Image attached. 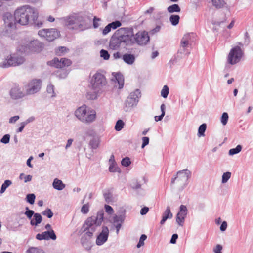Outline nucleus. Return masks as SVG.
<instances>
[{
  "mask_svg": "<svg viewBox=\"0 0 253 253\" xmlns=\"http://www.w3.org/2000/svg\"><path fill=\"white\" fill-rule=\"evenodd\" d=\"M38 16L37 10L28 5L23 6L14 12L15 22L21 25H26L29 24L30 20L34 21Z\"/></svg>",
  "mask_w": 253,
  "mask_h": 253,
  "instance_id": "1",
  "label": "nucleus"
},
{
  "mask_svg": "<svg viewBox=\"0 0 253 253\" xmlns=\"http://www.w3.org/2000/svg\"><path fill=\"white\" fill-rule=\"evenodd\" d=\"M74 115L81 122L90 124L96 119V111L85 104L78 107L74 112Z\"/></svg>",
  "mask_w": 253,
  "mask_h": 253,
  "instance_id": "2",
  "label": "nucleus"
},
{
  "mask_svg": "<svg viewBox=\"0 0 253 253\" xmlns=\"http://www.w3.org/2000/svg\"><path fill=\"white\" fill-rule=\"evenodd\" d=\"M104 218L103 211H99L96 215L88 217L84 221L82 227L83 232H89L92 235L101 226Z\"/></svg>",
  "mask_w": 253,
  "mask_h": 253,
  "instance_id": "3",
  "label": "nucleus"
},
{
  "mask_svg": "<svg viewBox=\"0 0 253 253\" xmlns=\"http://www.w3.org/2000/svg\"><path fill=\"white\" fill-rule=\"evenodd\" d=\"M87 19L86 16L82 15L69 17L65 21V25L70 29L83 31L88 28Z\"/></svg>",
  "mask_w": 253,
  "mask_h": 253,
  "instance_id": "4",
  "label": "nucleus"
},
{
  "mask_svg": "<svg viewBox=\"0 0 253 253\" xmlns=\"http://www.w3.org/2000/svg\"><path fill=\"white\" fill-rule=\"evenodd\" d=\"M106 83V78L102 74L97 72L93 75L90 82L91 87L94 92V94L90 97L91 99L97 98L98 94L101 92Z\"/></svg>",
  "mask_w": 253,
  "mask_h": 253,
  "instance_id": "5",
  "label": "nucleus"
},
{
  "mask_svg": "<svg viewBox=\"0 0 253 253\" xmlns=\"http://www.w3.org/2000/svg\"><path fill=\"white\" fill-rule=\"evenodd\" d=\"M140 97L141 93L138 89L131 92L124 103L123 110L126 112L132 111L137 105Z\"/></svg>",
  "mask_w": 253,
  "mask_h": 253,
  "instance_id": "6",
  "label": "nucleus"
},
{
  "mask_svg": "<svg viewBox=\"0 0 253 253\" xmlns=\"http://www.w3.org/2000/svg\"><path fill=\"white\" fill-rule=\"evenodd\" d=\"M130 40L129 35L113 36L110 41L109 47L113 50L118 49L121 46H129Z\"/></svg>",
  "mask_w": 253,
  "mask_h": 253,
  "instance_id": "7",
  "label": "nucleus"
},
{
  "mask_svg": "<svg viewBox=\"0 0 253 253\" xmlns=\"http://www.w3.org/2000/svg\"><path fill=\"white\" fill-rule=\"evenodd\" d=\"M129 39L130 40L129 46H132L135 43L140 46H144L149 42L150 37L146 31H140L135 34L129 35Z\"/></svg>",
  "mask_w": 253,
  "mask_h": 253,
  "instance_id": "8",
  "label": "nucleus"
},
{
  "mask_svg": "<svg viewBox=\"0 0 253 253\" xmlns=\"http://www.w3.org/2000/svg\"><path fill=\"white\" fill-rule=\"evenodd\" d=\"M195 39V34L189 33L185 34L181 40L180 47L178 52L181 54H188L190 52L188 48L190 47Z\"/></svg>",
  "mask_w": 253,
  "mask_h": 253,
  "instance_id": "9",
  "label": "nucleus"
},
{
  "mask_svg": "<svg viewBox=\"0 0 253 253\" xmlns=\"http://www.w3.org/2000/svg\"><path fill=\"white\" fill-rule=\"evenodd\" d=\"M191 176V172L187 169L178 171L175 177L171 179V183L175 182L178 184L179 188L182 190L187 184L188 179Z\"/></svg>",
  "mask_w": 253,
  "mask_h": 253,
  "instance_id": "10",
  "label": "nucleus"
},
{
  "mask_svg": "<svg viewBox=\"0 0 253 253\" xmlns=\"http://www.w3.org/2000/svg\"><path fill=\"white\" fill-rule=\"evenodd\" d=\"M24 61L23 57L14 54L6 56L2 61L0 62V67L6 68L11 66H16L22 64Z\"/></svg>",
  "mask_w": 253,
  "mask_h": 253,
  "instance_id": "11",
  "label": "nucleus"
},
{
  "mask_svg": "<svg viewBox=\"0 0 253 253\" xmlns=\"http://www.w3.org/2000/svg\"><path fill=\"white\" fill-rule=\"evenodd\" d=\"M244 55L243 50L240 46H236L230 50L227 57V62L231 65L236 64L241 60Z\"/></svg>",
  "mask_w": 253,
  "mask_h": 253,
  "instance_id": "12",
  "label": "nucleus"
},
{
  "mask_svg": "<svg viewBox=\"0 0 253 253\" xmlns=\"http://www.w3.org/2000/svg\"><path fill=\"white\" fill-rule=\"evenodd\" d=\"M42 86V81L40 79H34L24 86L27 95H32L39 92Z\"/></svg>",
  "mask_w": 253,
  "mask_h": 253,
  "instance_id": "13",
  "label": "nucleus"
},
{
  "mask_svg": "<svg viewBox=\"0 0 253 253\" xmlns=\"http://www.w3.org/2000/svg\"><path fill=\"white\" fill-rule=\"evenodd\" d=\"M38 35L46 40L51 42L59 36V32L55 29H43L39 30Z\"/></svg>",
  "mask_w": 253,
  "mask_h": 253,
  "instance_id": "14",
  "label": "nucleus"
},
{
  "mask_svg": "<svg viewBox=\"0 0 253 253\" xmlns=\"http://www.w3.org/2000/svg\"><path fill=\"white\" fill-rule=\"evenodd\" d=\"M9 95L13 100H18L26 96V93L24 89L18 85H15L11 87L9 91Z\"/></svg>",
  "mask_w": 253,
  "mask_h": 253,
  "instance_id": "15",
  "label": "nucleus"
},
{
  "mask_svg": "<svg viewBox=\"0 0 253 253\" xmlns=\"http://www.w3.org/2000/svg\"><path fill=\"white\" fill-rule=\"evenodd\" d=\"M47 63L51 66L57 68H62L66 66L68 67L70 66L72 64V62L70 59L65 58H61L60 59L55 58L52 60L48 62Z\"/></svg>",
  "mask_w": 253,
  "mask_h": 253,
  "instance_id": "16",
  "label": "nucleus"
},
{
  "mask_svg": "<svg viewBox=\"0 0 253 253\" xmlns=\"http://www.w3.org/2000/svg\"><path fill=\"white\" fill-rule=\"evenodd\" d=\"M109 229L106 226H103L101 233L97 236L96 240V244L100 246L106 242L109 236Z\"/></svg>",
  "mask_w": 253,
  "mask_h": 253,
  "instance_id": "17",
  "label": "nucleus"
},
{
  "mask_svg": "<svg viewBox=\"0 0 253 253\" xmlns=\"http://www.w3.org/2000/svg\"><path fill=\"white\" fill-rule=\"evenodd\" d=\"M187 214V209L186 207L181 205L180 206V210L177 213L176 217V221L179 226H183Z\"/></svg>",
  "mask_w": 253,
  "mask_h": 253,
  "instance_id": "18",
  "label": "nucleus"
},
{
  "mask_svg": "<svg viewBox=\"0 0 253 253\" xmlns=\"http://www.w3.org/2000/svg\"><path fill=\"white\" fill-rule=\"evenodd\" d=\"M56 235L53 230L44 231L42 233L37 234L36 238L39 240L52 239L55 240L56 239Z\"/></svg>",
  "mask_w": 253,
  "mask_h": 253,
  "instance_id": "19",
  "label": "nucleus"
},
{
  "mask_svg": "<svg viewBox=\"0 0 253 253\" xmlns=\"http://www.w3.org/2000/svg\"><path fill=\"white\" fill-rule=\"evenodd\" d=\"M84 233L82 236L81 242L84 247L86 250H90L91 248V239L93 235L89 232H84Z\"/></svg>",
  "mask_w": 253,
  "mask_h": 253,
  "instance_id": "20",
  "label": "nucleus"
},
{
  "mask_svg": "<svg viewBox=\"0 0 253 253\" xmlns=\"http://www.w3.org/2000/svg\"><path fill=\"white\" fill-rule=\"evenodd\" d=\"M122 59L125 63L131 65L135 62L136 57L133 54L126 53L122 56Z\"/></svg>",
  "mask_w": 253,
  "mask_h": 253,
  "instance_id": "21",
  "label": "nucleus"
},
{
  "mask_svg": "<svg viewBox=\"0 0 253 253\" xmlns=\"http://www.w3.org/2000/svg\"><path fill=\"white\" fill-rule=\"evenodd\" d=\"M28 48L31 51H37L42 47V44L38 40L31 41L27 45Z\"/></svg>",
  "mask_w": 253,
  "mask_h": 253,
  "instance_id": "22",
  "label": "nucleus"
},
{
  "mask_svg": "<svg viewBox=\"0 0 253 253\" xmlns=\"http://www.w3.org/2000/svg\"><path fill=\"white\" fill-rule=\"evenodd\" d=\"M172 216H173V215H172V213L170 211V209L169 206H167L166 210L164 212V213L163 214V217H162V220L160 221V224L161 225L164 224L165 223V222H166V221L168 218L170 219L172 217Z\"/></svg>",
  "mask_w": 253,
  "mask_h": 253,
  "instance_id": "23",
  "label": "nucleus"
},
{
  "mask_svg": "<svg viewBox=\"0 0 253 253\" xmlns=\"http://www.w3.org/2000/svg\"><path fill=\"white\" fill-rule=\"evenodd\" d=\"M14 19V17H13V15L9 13H6L3 16L4 23L8 27H12L13 26Z\"/></svg>",
  "mask_w": 253,
  "mask_h": 253,
  "instance_id": "24",
  "label": "nucleus"
},
{
  "mask_svg": "<svg viewBox=\"0 0 253 253\" xmlns=\"http://www.w3.org/2000/svg\"><path fill=\"white\" fill-rule=\"evenodd\" d=\"M52 186L54 189L59 191L62 190L65 187V185L61 180L58 178L54 179L52 183Z\"/></svg>",
  "mask_w": 253,
  "mask_h": 253,
  "instance_id": "25",
  "label": "nucleus"
},
{
  "mask_svg": "<svg viewBox=\"0 0 253 253\" xmlns=\"http://www.w3.org/2000/svg\"><path fill=\"white\" fill-rule=\"evenodd\" d=\"M33 216L34 219H31L30 221V224L32 226H37L38 225V224L42 222V217L41 215L38 213H35Z\"/></svg>",
  "mask_w": 253,
  "mask_h": 253,
  "instance_id": "26",
  "label": "nucleus"
},
{
  "mask_svg": "<svg viewBox=\"0 0 253 253\" xmlns=\"http://www.w3.org/2000/svg\"><path fill=\"white\" fill-rule=\"evenodd\" d=\"M116 81L119 84V88L121 89L124 86V79L123 76L119 73H116L114 75Z\"/></svg>",
  "mask_w": 253,
  "mask_h": 253,
  "instance_id": "27",
  "label": "nucleus"
},
{
  "mask_svg": "<svg viewBox=\"0 0 253 253\" xmlns=\"http://www.w3.org/2000/svg\"><path fill=\"white\" fill-rule=\"evenodd\" d=\"M125 216L123 214L115 215L113 218V223L114 224L117 223L122 224L125 220Z\"/></svg>",
  "mask_w": 253,
  "mask_h": 253,
  "instance_id": "28",
  "label": "nucleus"
},
{
  "mask_svg": "<svg viewBox=\"0 0 253 253\" xmlns=\"http://www.w3.org/2000/svg\"><path fill=\"white\" fill-rule=\"evenodd\" d=\"M100 140L98 138H93L89 141V146L93 149H97L99 145Z\"/></svg>",
  "mask_w": 253,
  "mask_h": 253,
  "instance_id": "29",
  "label": "nucleus"
},
{
  "mask_svg": "<svg viewBox=\"0 0 253 253\" xmlns=\"http://www.w3.org/2000/svg\"><path fill=\"white\" fill-rule=\"evenodd\" d=\"M167 10L169 13H172L173 12H179L181 9L178 4H174L169 6L167 8Z\"/></svg>",
  "mask_w": 253,
  "mask_h": 253,
  "instance_id": "30",
  "label": "nucleus"
},
{
  "mask_svg": "<svg viewBox=\"0 0 253 253\" xmlns=\"http://www.w3.org/2000/svg\"><path fill=\"white\" fill-rule=\"evenodd\" d=\"M212 5L216 8H221L225 4L224 0H211Z\"/></svg>",
  "mask_w": 253,
  "mask_h": 253,
  "instance_id": "31",
  "label": "nucleus"
},
{
  "mask_svg": "<svg viewBox=\"0 0 253 253\" xmlns=\"http://www.w3.org/2000/svg\"><path fill=\"white\" fill-rule=\"evenodd\" d=\"M207 128V125L205 123L201 125L198 128V137H203L205 136V132Z\"/></svg>",
  "mask_w": 253,
  "mask_h": 253,
  "instance_id": "32",
  "label": "nucleus"
},
{
  "mask_svg": "<svg viewBox=\"0 0 253 253\" xmlns=\"http://www.w3.org/2000/svg\"><path fill=\"white\" fill-rule=\"evenodd\" d=\"M180 17L178 15H171L169 17V21L173 26L177 25L179 22Z\"/></svg>",
  "mask_w": 253,
  "mask_h": 253,
  "instance_id": "33",
  "label": "nucleus"
},
{
  "mask_svg": "<svg viewBox=\"0 0 253 253\" xmlns=\"http://www.w3.org/2000/svg\"><path fill=\"white\" fill-rule=\"evenodd\" d=\"M12 181L10 180H5L1 185L0 193L1 194L3 193L5 191L6 188L9 186H10L12 184Z\"/></svg>",
  "mask_w": 253,
  "mask_h": 253,
  "instance_id": "34",
  "label": "nucleus"
},
{
  "mask_svg": "<svg viewBox=\"0 0 253 253\" xmlns=\"http://www.w3.org/2000/svg\"><path fill=\"white\" fill-rule=\"evenodd\" d=\"M165 109H166L165 105L164 104H162L161 105V110L162 112V114L160 116H156L155 117V121L158 122V121H161L162 120L163 117L165 115Z\"/></svg>",
  "mask_w": 253,
  "mask_h": 253,
  "instance_id": "35",
  "label": "nucleus"
},
{
  "mask_svg": "<svg viewBox=\"0 0 253 253\" xmlns=\"http://www.w3.org/2000/svg\"><path fill=\"white\" fill-rule=\"evenodd\" d=\"M242 146L240 145H238L235 148H232L230 149L229 151V155H233L239 153L242 150Z\"/></svg>",
  "mask_w": 253,
  "mask_h": 253,
  "instance_id": "36",
  "label": "nucleus"
},
{
  "mask_svg": "<svg viewBox=\"0 0 253 253\" xmlns=\"http://www.w3.org/2000/svg\"><path fill=\"white\" fill-rule=\"evenodd\" d=\"M26 253H44V252L40 249L36 247H30L26 251Z\"/></svg>",
  "mask_w": 253,
  "mask_h": 253,
  "instance_id": "37",
  "label": "nucleus"
},
{
  "mask_svg": "<svg viewBox=\"0 0 253 253\" xmlns=\"http://www.w3.org/2000/svg\"><path fill=\"white\" fill-rule=\"evenodd\" d=\"M109 170L111 172H121V170L120 168L117 166L116 163L110 164Z\"/></svg>",
  "mask_w": 253,
  "mask_h": 253,
  "instance_id": "38",
  "label": "nucleus"
},
{
  "mask_svg": "<svg viewBox=\"0 0 253 253\" xmlns=\"http://www.w3.org/2000/svg\"><path fill=\"white\" fill-rule=\"evenodd\" d=\"M124 123L122 120H119L117 121L115 129L116 131H120L124 127Z\"/></svg>",
  "mask_w": 253,
  "mask_h": 253,
  "instance_id": "39",
  "label": "nucleus"
},
{
  "mask_svg": "<svg viewBox=\"0 0 253 253\" xmlns=\"http://www.w3.org/2000/svg\"><path fill=\"white\" fill-rule=\"evenodd\" d=\"M169 93V88L168 86L166 85H164L161 91V96L166 98L168 97V95Z\"/></svg>",
  "mask_w": 253,
  "mask_h": 253,
  "instance_id": "40",
  "label": "nucleus"
},
{
  "mask_svg": "<svg viewBox=\"0 0 253 253\" xmlns=\"http://www.w3.org/2000/svg\"><path fill=\"white\" fill-rule=\"evenodd\" d=\"M36 196L34 194H28L26 196V201L30 204H33L35 202Z\"/></svg>",
  "mask_w": 253,
  "mask_h": 253,
  "instance_id": "41",
  "label": "nucleus"
},
{
  "mask_svg": "<svg viewBox=\"0 0 253 253\" xmlns=\"http://www.w3.org/2000/svg\"><path fill=\"white\" fill-rule=\"evenodd\" d=\"M231 173L230 172H226L224 173L222 176V183H225L230 178Z\"/></svg>",
  "mask_w": 253,
  "mask_h": 253,
  "instance_id": "42",
  "label": "nucleus"
},
{
  "mask_svg": "<svg viewBox=\"0 0 253 253\" xmlns=\"http://www.w3.org/2000/svg\"><path fill=\"white\" fill-rule=\"evenodd\" d=\"M32 178V176L31 175H25L24 173H21L19 175V179L20 180L24 179L25 183L31 181Z\"/></svg>",
  "mask_w": 253,
  "mask_h": 253,
  "instance_id": "43",
  "label": "nucleus"
},
{
  "mask_svg": "<svg viewBox=\"0 0 253 253\" xmlns=\"http://www.w3.org/2000/svg\"><path fill=\"white\" fill-rule=\"evenodd\" d=\"M26 211L25 212V215L28 218L31 219L32 217L34 215L35 213L33 210H30L28 207H26Z\"/></svg>",
  "mask_w": 253,
  "mask_h": 253,
  "instance_id": "44",
  "label": "nucleus"
},
{
  "mask_svg": "<svg viewBox=\"0 0 253 253\" xmlns=\"http://www.w3.org/2000/svg\"><path fill=\"white\" fill-rule=\"evenodd\" d=\"M42 214L43 215L47 216L48 218H51L53 215L51 210L48 208L43 211Z\"/></svg>",
  "mask_w": 253,
  "mask_h": 253,
  "instance_id": "45",
  "label": "nucleus"
},
{
  "mask_svg": "<svg viewBox=\"0 0 253 253\" xmlns=\"http://www.w3.org/2000/svg\"><path fill=\"white\" fill-rule=\"evenodd\" d=\"M228 120V115L227 113L224 112L221 118V122L223 125H225L227 124Z\"/></svg>",
  "mask_w": 253,
  "mask_h": 253,
  "instance_id": "46",
  "label": "nucleus"
},
{
  "mask_svg": "<svg viewBox=\"0 0 253 253\" xmlns=\"http://www.w3.org/2000/svg\"><path fill=\"white\" fill-rule=\"evenodd\" d=\"M147 239V236L145 234H142L140 239L137 245L138 248L141 247L142 246L144 245V241Z\"/></svg>",
  "mask_w": 253,
  "mask_h": 253,
  "instance_id": "47",
  "label": "nucleus"
},
{
  "mask_svg": "<svg viewBox=\"0 0 253 253\" xmlns=\"http://www.w3.org/2000/svg\"><path fill=\"white\" fill-rule=\"evenodd\" d=\"M100 56L104 60H108L109 59L110 55L107 50L102 49L100 52Z\"/></svg>",
  "mask_w": 253,
  "mask_h": 253,
  "instance_id": "48",
  "label": "nucleus"
},
{
  "mask_svg": "<svg viewBox=\"0 0 253 253\" xmlns=\"http://www.w3.org/2000/svg\"><path fill=\"white\" fill-rule=\"evenodd\" d=\"M121 164L122 166L124 167H128L131 164V161L130 160L129 158L126 157L123 158L121 161Z\"/></svg>",
  "mask_w": 253,
  "mask_h": 253,
  "instance_id": "49",
  "label": "nucleus"
},
{
  "mask_svg": "<svg viewBox=\"0 0 253 253\" xmlns=\"http://www.w3.org/2000/svg\"><path fill=\"white\" fill-rule=\"evenodd\" d=\"M109 25H110L112 29H116L117 28L120 27L122 24L120 21L116 20L114 22H112V23H109Z\"/></svg>",
  "mask_w": 253,
  "mask_h": 253,
  "instance_id": "50",
  "label": "nucleus"
},
{
  "mask_svg": "<svg viewBox=\"0 0 253 253\" xmlns=\"http://www.w3.org/2000/svg\"><path fill=\"white\" fill-rule=\"evenodd\" d=\"M47 92L49 93V94H51V97H55V94L54 93V86L51 85V84H50V85H48L47 87Z\"/></svg>",
  "mask_w": 253,
  "mask_h": 253,
  "instance_id": "51",
  "label": "nucleus"
},
{
  "mask_svg": "<svg viewBox=\"0 0 253 253\" xmlns=\"http://www.w3.org/2000/svg\"><path fill=\"white\" fill-rule=\"evenodd\" d=\"M10 136L9 134L4 135L0 140V142L4 144H7L9 142Z\"/></svg>",
  "mask_w": 253,
  "mask_h": 253,
  "instance_id": "52",
  "label": "nucleus"
},
{
  "mask_svg": "<svg viewBox=\"0 0 253 253\" xmlns=\"http://www.w3.org/2000/svg\"><path fill=\"white\" fill-rule=\"evenodd\" d=\"M81 211L83 214H87L89 211V205L88 204H84L82 206Z\"/></svg>",
  "mask_w": 253,
  "mask_h": 253,
  "instance_id": "53",
  "label": "nucleus"
},
{
  "mask_svg": "<svg viewBox=\"0 0 253 253\" xmlns=\"http://www.w3.org/2000/svg\"><path fill=\"white\" fill-rule=\"evenodd\" d=\"M101 21V19L97 18L96 16L94 17L93 21V25L94 28H97L99 26V22Z\"/></svg>",
  "mask_w": 253,
  "mask_h": 253,
  "instance_id": "54",
  "label": "nucleus"
},
{
  "mask_svg": "<svg viewBox=\"0 0 253 253\" xmlns=\"http://www.w3.org/2000/svg\"><path fill=\"white\" fill-rule=\"evenodd\" d=\"M105 210L106 212L109 214H112L114 212L113 209L109 205H105Z\"/></svg>",
  "mask_w": 253,
  "mask_h": 253,
  "instance_id": "55",
  "label": "nucleus"
},
{
  "mask_svg": "<svg viewBox=\"0 0 253 253\" xmlns=\"http://www.w3.org/2000/svg\"><path fill=\"white\" fill-rule=\"evenodd\" d=\"M111 29L112 28L110 25H109V24H108L102 30V34L103 35H107L111 31Z\"/></svg>",
  "mask_w": 253,
  "mask_h": 253,
  "instance_id": "56",
  "label": "nucleus"
},
{
  "mask_svg": "<svg viewBox=\"0 0 253 253\" xmlns=\"http://www.w3.org/2000/svg\"><path fill=\"white\" fill-rule=\"evenodd\" d=\"M142 144L141 147L142 148H144L147 145L149 144V138L148 137H143L142 138Z\"/></svg>",
  "mask_w": 253,
  "mask_h": 253,
  "instance_id": "57",
  "label": "nucleus"
},
{
  "mask_svg": "<svg viewBox=\"0 0 253 253\" xmlns=\"http://www.w3.org/2000/svg\"><path fill=\"white\" fill-rule=\"evenodd\" d=\"M104 197L106 202L109 203L112 201V195L109 193H105L104 194Z\"/></svg>",
  "mask_w": 253,
  "mask_h": 253,
  "instance_id": "58",
  "label": "nucleus"
},
{
  "mask_svg": "<svg viewBox=\"0 0 253 253\" xmlns=\"http://www.w3.org/2000/svg\"><path fill=\"white\" fill-rule=\"evenodd\" d=\"M222 249V247L220 245H217L216 247L214 248L213 251L214 253H222L221 250Z\"/></svg>",
  "mask_w": 253,
  "mask_h": 253,
  "instance_id": "59",
  "label": "nucleus"
},
{
  "mask_svg": "<svg viewBox=\"0 0 253 253\" xmlns=\"http://www.w3.org/2000/svg\"><path fill=\"white\" fill-rule=\"evenodd\" d=\"M178 238V235L177 234H174L172 235L171 238L170 239V242L171 244L176 243V240Z\"/></svg>",
  "mask_w": 253,
  "mask_h": 253,
  "instance_id": "60",
  "label": "nucleus"
},
{
  "mask_svg": "<svg viewBox=\"0 0 253 253\" xmlns=\"http://www.w3.org/2000/svg\"><path fill=\"white\" fill-rule=\"evenodd\" d=\"M149 211V208L147 207H144L140 210V214L142 215H145Z\"/></svg>",
  "mask_w": 253,
  "mask_h": 253,
  "instance_id": "61",
  "label": "nucleus"
},
{
  "mask_svg": "<svg viewBox=\"0 0 253 253\" xmlns=\"http://www.w3.org/2000/svg\"><path fill=\"white\" fill-rule=\"evenodd\" d=\"M19 119V116H14L9 119V123H14Z\"/></svg>",
  "mask_w": 253,
  "mask_h": 253,
  "instance_id": "62",
  "label": "nucleus"
},
{
  "mask_svg": "<svg viewBox=\"0 0 253 253\" xmlns=\"http://www.w3.org/2000/svg\"><path fill=\"white\" fill-rule=\"evenodd\" d=\"M227 227V222L226 221H223L220 227V229L221 231H224L226 230Z\"/></svg>",
  "mask_w": 253,
  "mask_h": 253,
  "instance_id": "63",
  "label": "nucleus"
},
{
  "mask_svg": "<svg viewBox=\"0 0 253 253\" xmlns=\"http://www.w3.org/2000/svg\"><path fill=\"white\" fill-rule=\"evenodd\" d=\"M66 51V48L65 47L61 46L58 48L56 51L57 54L62 53Z\"/></svg>",
  "mask_w": 253,
  "mask_h": 253,
  "instance_id": "64",
  "label": "nucleus"
}]
</instances>
